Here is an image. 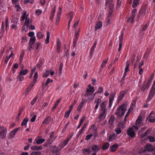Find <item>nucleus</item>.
<instances>
[{
    "label": "nucleus",
    "instance_id": "052dcab7",
    "mask_svg": "<svg viewBox=\"0 0 155 155\" xmlns=\"http://www.w3.org/2000/svg\"><path fill=\"white\" fill-rule=\"evenodd\" d=\"M93 136V135L92 134L87 135L85 138V140H88Z\"/></svg>",
    "mask_w": 155,
    "mask_h": 155
},
{
    "label": "nucleus",
    "instance_id": "680f3d73",
    "mask_svg": "<svg viewBox=\"0 0 155 155\" xmlns=\"http://www.w3.org/2000/svg\"><path fill=\"white\" fill-rule=\"evenodd\" d=\"M52 80H51L50 78H48L45 82V86H47L50 83V82H52Z\"/></svg>",
    "mask_w": 155,
    "mask_h": 155
},
{
    "label": "nucleus",
    "instance_id": "de8ad7c7",
    "mask_svg": "<svg viewBox=\"0 0 155 155\" xmlns=\"http://www.w3.org/2000/svg\"><path fill=\"white\" fill-rule=\"evenodd\" d=\"M63 63H61L60 64V66L59 69V71L60 74H61L62 73V71L63 67Z\"/></svg>",
    "mask_w": 155,
    "mask_h": 155
},
{
    "label": "nucleus",
    "instance_id": "f8f14e48",
    "mask_svg": "<svg viewBox=\"0 0 155 155\" xmlns=\"http://www.w3.org/2000/svg\"><path fill=\"white\" fill-rule=\"evenodd\" d=\"M117 137L116 134L115 133H113L110 134L108 140V141L109 142H112Z\"/></svg>",
    "mask_w": 155,
    "mask_h": 155
},
{
    "label": "nucleus",
    "instance_id": "f704fd0d",
    "mask_svg": "<svg viewBox=\"0 0 155 155\" xmlns=\"http://www.w3.org/2000/svg\"><path fill=\"white\" fill-rule=\"evenodd\" d=\"M114 118L115 117L114 116H111L108 121L109 123L110 124L112 125L113 124V122L114 120Z\"/></svg>",
    "mask_w": 155,
    "mask_h": 155
},
{
    "label": "nucleus",
    "instance_id": "20e7f679",
    "mask_svg": "<svg viewBox=\"0 0 155 155\" xmlns=\"http://www.w3.org/2000/svg\"><path fill=\"white\" fill-rule=\"evenodd\" d=\"M19 129V127L17 128L13 129L11 131L9 135L8 139L10 140L13 139L15 137L16 133L18 132Z\"/></svg>",
    "mask_w": 155,
    "mask_h": 155
},
{
    "label": "nucleus",
    "instance_id": "c03bdc74",
    "mask_svg": "<svg viewBox=\"0 0 155 155\" xmlns=\"http://www.w3.org/2000/svg\"><path fill=\"white\" fill-rule=\"evenodd\" d=\"M96 47L92 46L91 48V51L90 52V57H92V54H93L94 51V50Z\"/></svg>",
    "mask_w": 155,
    "mask_h": 155
},
{
    "label": "nucleus",
    "instance_id": "a211bd4d",
    "mask_svg": "<svg viewBox=\"0 0 155 155\" xmlns=\"http://www.w3.org/2000/svg\"><path fill=\"white\" fill-rule=\"evenodd\" d=\"M102 111V112L101 114L99 117L101 120L103 119L105 117L107 114V113H106L107 111Z\"/></svg>",
    "mask_w": 155,
    "mask_h": 155
},
{
    "label": "nucleus",
    "instance_id": "a18cd8bd",
    "mask_svg": "<svg viewBox=\"0 0 155 155\" xmlns=\"http://www.w3.org/2000/svg\"><path fill=\"white\" fill-rule=\"evenodd\" d=\"M36 70V68H35L33 69H32L31 71V74L29 76V78H31L33 75L34 73L35 72Z\"/></svg>",
    "mask_w": 155,
    "mask_h": 155
},
{
    "label": "nucleus",
    "instance_id": "3c124183",
    "mask_svg": "<svg viewBox=\"0 0 155 155\" xmlns=\"http://www.w3.org/2000/svg\"><path fill=\"white\" fill-rule=\"evenodd\" d=\"M73 135V134L71 133L70 134L67 136L66 140L68 142L70 140L71 137Z\"/></svg>",
    "mask_w": 155,
    "mask_h": 155
},
{
    "label": "nucleus",
    "instance_id": "5701e85b",
    "mask_svg": "<svg viewBox=\"0 0 155 155\" xmlns=\"http://www.w3.org/2000/svg\"><path fill=\"white\" fill-rule=\"evenodd\" d=\"M62 100V98H60L58 99L55 103V104L52 108V110H53L55 109L57 107L58 104L60 103Z\"/></svg>",
    "mask_w": 155,
    "mask_h": 155
},
{
    "label": "nucleus",
    "instance_id": "0eeeda50",
    "mask_svg": "<svg viewBox=\"0 0 155 155\" xmlns=\"http://www.w3.org/2000/svg\"><path fill=\"white\" fill-rule=\"evenodd\" d=\"M127 92V91L124 90L123 91L120 92V94L118 96L117 99L118 102H119L122 100Z\"/></svg>",
    "mask_w": 155,
    "mask_h": 155
},
{
    "label": "nucleus",
    "instance_id": "4c0bfd02",
    "mask_svg": "<svg viewBox=\"0 0 155 155\" xmlns=\"http://www.w3.org/2000/svg\"><path fill=\"white\" fill-rule=\"evenodd\" d=\"M50 38V33L48 31L47 32V37L46 38L45 40L46 41V44H47L49 42V40Z\"/></svg>",
    "mask_w": 155,
    "mask_h": 155
},
{
    "label": "nucleus",
    "instance_id": "603ef678",
    "mask_svg": "<svg viewBox=\"0 0 155 155\" xmlns=\"http://www.w3.org/2000/svg\"><path fill=\"white\" fill-rule=\"evenodd\" d=\"M38 98V96H36L35 98H34L33 100L31 101V105H33L35 102H36Z\"/></svg>",
    "mask_w": 155,
    "mask_h": 155
},
{
    "label": "nucleus",
    "instance_id": "69168bd1",
    "mask_svg": "<svg viewBox=\"0 0 155 155\" xmlns=\"http://www.w3.org/2000/svg\"><path fill=\"white\" fill-rule=\"evenodd\" d=\"M71 111H70L69 110H68V111H67V112H66L65 114H64V116L65 117H66V118H68V117L70 113H71Z\"/></svg>",
    "mask_w": 155,
    "mask_h": 155
},
{
    "label": "nucleus",
    "instance_id": "6e6552de",
    "mask_svg": "<svg viewBox=\"0 0 155 155\" xmlns=\"http://www.w3.org/2000/svg\"><path fill=\"white\" fill-rule=\"evenodd\" d=\"M146 11V8L145 7H143L141 8L139 12V14L140 15H141V17H143Z\"/></svg>",
    "mask_w": 155,
    "mask_h": 155
},
{
    "label": "nucleus",
    "instance_id": "1a4fd4ad",
    "mask_svg": "<svg viewBox=\"0 0 155 155\" xmlns=\"http://www.w3.org/2000/svg\"><path fill=\"white\" fill-rule=\"evenodd\" d=\"M32 23L31 20L30 18H26L24 23V25H25L27 29L29 28V27L31 25Z\"/></svg>",
    "mask_w": 155,
    "mask_h": 155
},
{
    "label": "nucleus",
    "instance_id": "37998d69",
    "mask_svg": "<svg viewBox=\"0 0 155 155\" xmlns=\"http://www.w3.org/2000/svg\"><path fill=\"white\" fill-rule=\"evenodd\" d=\"M104 88L103 87L101 86H99L98 88L97 92L98 93H101L103 92Z\"/></svg>",
    "mask_w": 155,
    "mask_h": 155
},
{
    "label": "nucleus",
    "instance_id": "e433bc0d",
    "mask_svg": "<svg viewBox=\"0 0 155 155\" xmlns=\"http://www.w3.org/2000/svg\"><path fill=\"white\" fill-rule=\"evenodd\" d=\"M108 58H107V59L106 60H104L102 62L101 65V67L102 68H104L106 65V64L108 60Z\"/></svg>",
    "mask_w": 155,
    "mask_h": 155
},
{
    "label": "nucleus",
    "instance_id": "9b49d317",
    "mask_svg": "<svg viewBox=\"0 0 155 155\" xmlns=\"http://www.w3.org/2000/svg\"><path fill=\"white\" fill-rule=\"evenodd\" d=\"M31 149L34 151H39L41 150L42 149V147L41 146H33L31 147Z\"/></svg>",
    "mask_w": 155,
    "mask_h": 155
},
{
    "label": "nucleus",
    "instance_id": "cd10ccee",
    "mask_svg": "<svg viewBox=\"0 0 155 155\" xmlns=\"http://www.w3.org/2000/svg\"><path fill=\"white\" fill-rule=\"evenodd\" d=\"M54 147V148H56V149H53V150L52 153H55L56 155H60V153H58V152L59 151H60V150H59V149H58L55 146Z\"/></svg>",
    "mask_w": 155,
    "mask_h": 155
},
{
    "label": "nucleus",
    "instance_id": "79ce46f5",
    "mask_svg": "<svg viewBox=\"0 0 155 155\" xmlns=\"http://www.w3.org/2000/svg\"><path fill=\"white\" fill-rule=\"evenodd\" d=\"M55 139L49 138L47 140L46 142L49 145L51 144L54 140Z\"/></svg>",
    "mask_w": 155,
    "mask_h": 155
},
{
    "label": "nucleus",
    "instance_id": "9d476101",
    "mask_svg": "<svg viewBox=\"0 0 155 155\" xmlns=\"http://www.w3.org/2000/svg\"><path fill=\"white\" fill-rule=\"evenodd\" d=\"M101 149L100 145H95L92 146L91 147V150L95 152V153L99 151Z\"/></svg>",
    "mask_w": 155,
    "mask_h": 155
},
{
    "label": "nucleus",
    "instance_id": "0e129e2a",
    "mask_svg": "<svg viewBox=\"0 0 155 155\" xmlns=\"http://www.w3.org/2000/svg\"><path fill=\"white\" fill-rule=\"evenodd\" d=\"M101 100L100 98L96 99L95 100V103H96L97 104H99L101 102Z\"/></svg>",
    "mask_w": 155,
    "mask_h": 155
},
{
    "label": "nucleus",
    "instance_id": "bb28decb",
    "mask_svg": "<svg viewBox=\"0 0 155 155\" xmlns=\"http://www.w3.org/2000/svg\"><path fill=\"white\" fill-rule=\"evenodd\" d=\"M78 38L74 37L73 38V46L74 48H76L77 47V41L78 40Z\"/></svg>",
    "mask_w": 155,
    "mask_h": 155
},
{
    "label": "nucleus",
    "instance_id": "8fccbe9b",
    "mask_svg": "<svg viewBox=\"0 0 155 155\" xmlns=\"http://www.w3.org/2000/svg\"><path fill=\"white\" fill-rule=\"evenodd\" d=\"M113 12V10L110 8V10L109 11V13L107 15V17L108 18H110L111 17V15Z\"/></svg>",
    "mask_w": 155,
    "mask_h": 155
},
{
    "label": "nucleus",
    "instance_id": "4d7b16f0",
    "mask_svg": "<svg viewBox=\"0 0 155 155\" xmlns=\"http://www.w3.org/2000/svg\"><path fill=\"white\" fill-rule=\"evenodd\" d=\"M134 18L131 16L128 18L127 19V22H130L131 23H133L134 21Z\"/></svg>",
    "mask_w": 155,
    "mask_h": 155
},
{
    "label": "nucleus",
    "instance_id": "6e6d98bb",
    "mask_svg": "<svg viewBox=\"0 0 155 155\" xmlns=\"http://www.w3.org/2000/svg\"><path fill=\"white\" fill-rule=\"evenodd\" d=\"M149 24L148 23H147L145 25L143 26V28L142 29V31H145L148 28Z\"/></svg>",
    "mask_w": 155,
    "mask_h": 155
},
{
    "label": "nucleus",
    "instance_id": "412c9836",
    "mask_svg": "<svg viewBox=\"0 0 155 155\" xmlns=\"http://www.w3.org/2000/svg\"><path fill=\"white\" fill-rule=\"evenodd\" d=\"M24 14L22 15L21 16L20 18V20L21 21H23L25 19L26 20V18H28L27 15H26V12H24Z\"/></svg>",
    "mask_w": 155,
    "mask_h": 155
},
{
    "label": "nucleus",
    "instance_id": "a19ab883",
    "mask_svg": "<svg viewBox=\"0 0 155 155\" xmlns=\"http://www.w3.org/2000/svg\"><path fill=\"white\" fill-rule=\"evenodd\" d=\"M41 153V152L40 151H33L32 152L30 155H40Z\"/></svg>",
    "mask_w": 155,
    "mask_h": 155
},
{
    "label": "nucleus",
    "instance_id": "6ab92c4d",
    "mask_svg": "<svg viewBox=\"0 0 155 155\" xmlns=\"http://www.w3.org/2000/svg\"><path fill=\"white\" fill-rule=\"evenodd\" d=\"M106 102L104 101L102 102L101 105L100 107L101 111H107V109L106 108V105L105 104Z\"/></svg>",
    "mask_w": 155,
    "mask_h": 155
},
{
    "label": "nucleus",
    "instance_id": "a878e982",
    "mask_svg": "<svg viewBox=\"0 0 155 155\" xmlns=\"http://www.w3.org/2000/svg\"><path fill=\"white\" fill-rule=\"evenodd\" d=\"M83 152L85 154L86 153H87L88 154H89L91 153V151L90 148H86L83 150Z\"/></svg>",
    "mask_w": 155,
    "mask_h": 155
},
{
    "label": "nucleus",
    "instance_id": "2eb2a0df",
    "mask_svg": "<svg viewBox=\"0 0 155 155\" xmlns=\"http://www.w3.org/2000/svg\"><path fill=\"white\" fill-rule=\"evenodd\" d=\"M119 147V145L116 144H113L110 147V149L112 152H115L117 149Z\"/></svg>",
    "mask_w": 155,
    "mask_h": 155
},
{
    "label": "nucleus",
    "instance_id": "c9c22d12",
    "mask_svg": "<svg viewBox=\"0 0 155 155\" xmlns=\"http://www.w3.org/2000/svg\"><path fill=\"white\" fill-rule=\"evenodd\" d=\"M116 132L117 134H120L122 132L120 128L119 127H117L114 130Z\"/></svg>",
    "mask_w": 155,
    "mask_h": 155
},
{
    "label": "nucleus",
    "instance_id": "c85d7f7f",
    "mask_svg": "<svg viewBox=\"0 0 155 155\" xmlns=\"http://www.w3.org/2000/svg\"><path fill=\"white\" fill-rule=\"evenodd\" d=\"M149 131L150 130H147L143 134L140 135V138H144L145 136H147L148 134H149Z\"/></svg>",
    "mask_w": 155,
    "mask_h": 155
},
{
    "label": "nucleus",
    "instance_id": "49530a36",
    "mask_svg": "<svg viewBox=\"0 0 155 155\" xmlns=\"http://www.w3.org/2000/svg\"><path fill=\"white\" fill-rule=\"evenodd\" d=\"M35 39L36 38L35 37H31L30 38V40L29 41V43L34 44L35 42Z\"/></svg>",
    "mask_w": 155,
    "mask_h": 155
},
{
    "label": "nucleus",
    "instance_id": "338daca9",
    "mask_svg": "<svg viewBox=\"0 0 155 155\" xmlns=\"http://www.w3.org/2000/svg\"><path fill=\"white\" fill-rule=\"evenodd\" d=\"M84 130V127H81V128L79 131L78 132V137L81 135V134L83 132V131Z\"/></svg>",
    "mask_w": 155,
    "mask_h": 155
},
{
    "label": "nucleus",
    "instance_id": "aec40b11",
    "mask_svg": "<svg viewBox=\"0 0 155 155\" xmlns=\"http://www.w3.org/2000/svg\"><path fill=\"white\" fill-rule=\"evenodd\" d=\"M102 26V22L101 21H98L97 23L95 28L96 29H99L101 28Z\"/></svg>",
    "mask_w": 155,
    "mask_h": 155
},
{
    "label": "nucleus",
    "instance_id": "423d86ee",
    "mask_svg": "<svg viewBox=\"0 0 155 155\" xmlns=\"http://www.w3.org/2000/svg\"><path fill=\"white\" fill-rule=\"evenodd\" d=\"M41 138V136L38 137L35 140L36 143H35V141H34L33 143L35 144L36 143L37 144H39L44 143L45 141V140L43 138L42 139Z\"/></svg>",
    "mask_w": 155,
    "mask_h": 155
},
{
    "label": "nucleus",
    "instance_id": "4468645a",
    "mask_svg": "<svg viewBox=\"0 0 155 155\" xmlns=\"http://www.w3.org/2000/svg\"><path fill=\"white\" fill-rule=\"evenodd\" d=\"M51 120V116H48L45 118L42 124H49Z\"/></svg>",
    "mask_w": 155,
    "mask_h": 155
},
{
    "label": "nucleus",
    "instance_id": "ddd939ff",
    "mask_svg": "<svg viewBox=\"0 0 155 155\" xmlns=\"http://www.w3.org/2000/svg\"><path fill=\"white\" fill-rule=\"evenodd\" d=\"M6 130L5 129H3L0 130V137L4 138L5 137Z\"/></svg>",
    "mask_w": 155,
    "mask_h": 155
},
{
    "label": "nucleus",
    "instance_id": "e2e57ef3",
    "mask_svg": "<svg viewBox=\"0 0 155 155\" xmlns=\"http://www.w3.org/2000/svg\"><path fill=\"white\" fill-rule=\"evenodd\" d=\"M124 33H122L121 35L119 37V42H123Z\"/></svg>",
    "mask_w": 155,
    "mask_h": 155
},
{
    "label": "nucleus",
    "instance_id": "ea45409f",
    "mask_svg": "<svg viewBox=\"0 0 155 155\" xmlns=\"http://www.w3.org/2000/svg\"><path fill=\"white\" fill-rule=\"evenodd\" d=\"M23 75H20V74H19V75L17 76V78L18 81H23L24 79V77L22 76Z\"/></svg>",
    "mask_w": 155,
    "mask_h": 155
},
{
    "label": "nucleus",
    "instance_id": "13d9d810",
    "mask_svg": "<svg viewBox=\"0 0 155 155\" xmlns=\"http://www.w3.org/2000/svg\"><path fill=\"white\" fill-rule=\"evenodd\" d=\"M49 75V71H47L45 72L43 74V78H46Z\"/></svg>",
    "mask_w": 155,
    "mask_h": 155
},
{
    "label": "nucleus",
    "instance_id": "f03ea898",
    "mask_svg": "<svg viewBox=\"0 0 155 155\" xmlns=\"http://www.w3.org/2000/svg\"><path fill=\"white\" fill-rule=\"evenodd\" d=\"M155 150V147L150 143H147L145 146L143 151L145 152H152Z\"/></svg>",
    "mask_w": 155,
    "mask_h": 155
},
{
    "label": "nucleus",
    "instance_id": "5fc2aeb1",
    "mask_svg": "<svg viewBox=\"0 0 155 155\" xmlns=\"http://www.w3.org/2000/svg\"><path fill=\"white\" fill-rule=\"evenodd\" d=\"M129 65H130L129 64H128V63L127 64H126V66L125 69V71H125V72H128L129 71H130V69H129Z\"/></svg>",
    "mask_w": 155,
    "mask_h": 155
},
{
    "label": "nucleus",
    "instance_id": "7c9ffc66",
    "mask_svg": "<svg viewBox=\"0 0 155 155\" xmlns=\"http://www.w3.org/2000/svg\"><path fill=\"white\" fill-rule=\"evenodd\" d=\"M133 1L132 6L133 8H135L139 4L140 1Z\"/></svg>",
    "mask_w": 155,
    "mask_h": 155
},
{
    "label": "nucleus",
    "instance_id": "b1692460",
    "mask_svg": "<svg viewBox=\"0 0 155 155\" xmlns=\"http://www.w3.org/2000/svg\"><path fill=\"white\" fill-rule=\"evenodd\" d=\"M28 120H29L28 117H26L24 118L21 123V125L22 126L26 125Z\"/></svg>",
    "mask_w": 155,
    "mask_h": 155
},
{
    "label": "nucleus",
    "instance_id": "4be33fe9",
    "mask_svg": "<svg viewBox=\"0 0 155 155\" xmlns=\"http://www.w3.org/2000/svg\"><path fill=\"white\" fill-rule=\"evenodd\" d=\"M85 101H86L82 99L81 102L80 103L78 107L77 108V110L78 111H80L82 107H83L84 103Z\"/></svg>",
    "mask_w": 155,
    "mask_h": 155
},
{
    "label": "nucleus",
    "instance_id": "774afa93",
    "mask_svg": "<svg viewBox=\"0 0 155 155\" xmlns=\"http://www.w3.org/2000/svg\"><path fill=\"white\" fill-rule=\"evenodd\" d=\"M68 142L66 140H61V143H62L64 144V145L65 146L68 144Z\"/></svg>",
    "mask_w": 155,
    "mask_h": 155
},
{
    "label": "nucleus",
    "instance_id": "f257e3e1",
    "mask_svg": "<svg viewBox=\"0 0 155 155\" xmlns=\"http://www.w3.org/2000/svg\"><path fill=\"white\" fill-rule=\"evenodd\" d=\"M127 105L125 104H123L119 106L117 108L115 112L116 114L118 117L123 116L127 110Z\"/></svg>",
    "mask_w": 155,
    "mask_h": 155
},
{
    "label": "nucleus",
    "instance_id": "864d4df0",
    "mask_svg": "<svg viewBox=\"0 0 155 155\" xmlns=\"http://www.w3.org/2000/svg\"><path fill=\"white\" fill-rule=\"evenodd\" d=\"M87 92H91V93H93L94 91V87H92V88H90L87 89Z\"/></svg>",
    "mask_w": 155,
    "mask_h": 155
},
{
    "label": "nucleus",
    "instance_id": "f3484780",
    "mask_svg": "<svg viewBox=\"0 0 155 155\" xmlns=\"http://www.w3.org/2000/svg\"><path fill=\"white\" fill-rule=\"evenodd\" d=\"M29 72V71L28 69L25 70L21 69L20 71L19 74L20 75L24 76L26 75Z\"/></svg>",
    "mask_w": 155,
    "mask_h": 155
},
{
    "label": "nucleus",
    "instance_id": "39448f33",
    "mask_svg": "<svg viewBox=\"0 0 155 155\" xmlns=\"http://www.w3.org/2000/svg\"><path fill=\"white\" fill-rule=\"evenodd\" d=\"M142 120V118L141 117L139 116L136 120L135 126L134 127L135 129H138L139 127Z\"/></svg>",
    "mask_w": 155,
    "mask_h": 155
},
{
    "label": "nucleus",
    "instance_id": "2f4dec72",
    "mask_svg": "<svg viewBox=\"0 0 155 155\" xmlns=\"http://www.w3.org/2000/svg\"><path fill=\"white\" fill-rule=\"evenodd\" d=\"M115 94L116 93L115 92L111 93L109 96V100L113 101Z\"/></svg>",
    "mask_w": 155,
    "mask_h": 155
},
{
    "label": "nucleus",
    "instance_id": "09e8293b",
    "mask_svg": "<svg viewBox=\"0 0 155 155\" xmlns=\"http://www.w3.org/2000/svg\"><path fill=\"white\" fill-rule=\"evenodd\" d=\"M42 12V11L40 9H37L36 10L35 13L36 15L38 16L41 15Z\"/></svg>",
    "mask_w": 155,
    "mask_h": 155
},
{
    "label": "nucleus",
    "instance_id": "393cba45",
    "mask_svg": "<svg viewBox=\"0 0 155 155\" xmlns=\"http://www.w3.org/2000/svg\"><path fill=\"white\" fill-rule=\"evenodd\" d=\"M150 86H148V84H147V83L146 84H143L142 87V90L144 92L146 89H148Z\"/></svg>",
    "mask_w": 155,
    "mask_h": 155
},
{
    "label": "nucleus",
    "instance_id": "c756f323",
    "mask_svg": "<svg viewBox=\"0 0 155 155\" xmlns=\"http://www.w3.org/2000/svg\"><path fill=\"white\" fill-rule=\"evenodd\" d=\"M57 52L58 53L61 50V44L59 41L57 42Z\"/></svg>",
    "mask_w": 155,
    "mask_h": 155
},
{
    "label": "nucleus",
    "instance_id": "72a5a7b5",
    "mask_svg": "<svg viewBox=\"0 0 155 155\" xmlns=\"http://www.w3.org/2000/svg\"><path fill=\"white\" fill-rule=\"evenodd\" d=\"M147 138L149 140V141L151 143H153L155 142V138L152 136H149Z\"/></svg>",
    "mask_w": 155,
    "mask_h": 155
},
{
    "label": "nucleus",
    "instance_id": "7ed1b4c3",
    "mask_svg": "<svg viewBox=\"0 0 155 155\" xmlns=\"http://www.w3.org/2000/svg\"><path fill=\"white\" fill-rule=\"evenodd\" d=\"M127 135L130 138H134L135 136V133L134 131V129L132 127L129 128L127 130Z\"/></svg>",
    "mask_w": 155,
    "mask_h": 155
},
{
    "label": "nucleus",
    "instance_id": "473e14b6",
    "mask_svg": "<svg viewBox=\"0 0 155 155\" xmlns=\"http://www.w3.org/2000/svg\"><path fill=\"white\" fill-rule=\"evenodd\" d=\"M33 78V82L34 83H35L36 82L38 78V73L37 72H36L35 73Z\"/></svg>",
    "mask_w": 155,
    "mask_h": 155
},
{
    "label": "nucleus",
    "instance_id": "58836bf2",
    "mask_svg": "<svg viewBox=\"0 0 155 155\" xmlns=\"http://www.w3.org/2000/svg\"><path fill=\"white\" fill-rule=\"evenodd\" d=\"M44 35L41 32H39L37 34V37L38 38H41L43 37Z\"/></svg>",
    "mask_w": 155,
    "mask_h": 155
},
{
    "label": "nucleus",
    "instance_id": "dca6fc26",
    "mask_svg": "<svg viewBox=\"0 0 155 155\" xmlns=\"http://www.w3.org/2000/svg\"><path fill=\"white\" fill-rule=\"evenodd\" d=\"M110 145V143L108 142H107L104 143L102 147V149L103 150H107L109 148Z\"/></svg>",
    "mask_w": 155,
    "mask_h": 155
},
{
    "label": "nucleus",
    "instance_id": "bf43d9fd",
    "mask_svg": "<svg viewBox=\"0 0 155 155\" xmlns=\"http://www.w3.org/2000/svg\"><path fill=\"white\" fill-rule=\"evenodd\" d=\"M80 31H81L80 28H79L78 29L77 32L76 33L75 35V36L74 37L78 38L79 36V33L80 32Z\"/></svg>",
    "mask_w": 155,
    "mask_h": 155
}]
</instances>
